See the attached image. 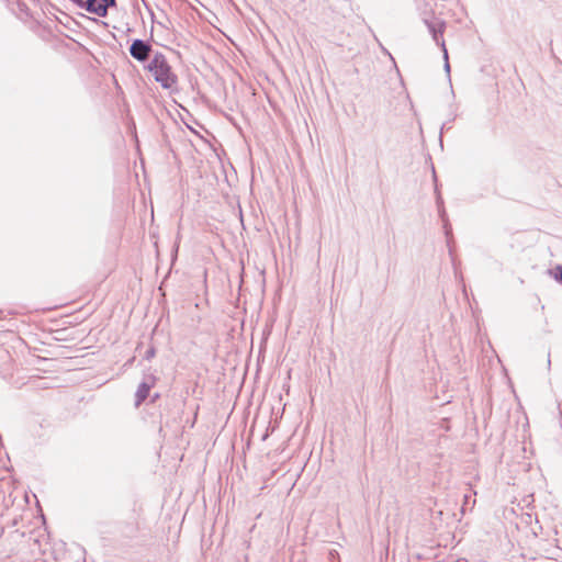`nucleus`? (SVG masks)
I'll return each instance as SVG.
<instances>
[{"label":"nucleus","instance_id":"f257e3e1","mask_svg":"<svg viewBox=\"0 0 562 562\" xmlns=\"http://www.w3.org/2000/svg\"><path fill=\"white\" fill-rule=\"evenodd\" d=\"M147 69L164 89H171L176 86L177 75L171 70L164 54L156 53L147 65Z\"/></svg>","mask_w":562,"mask_h":562},{"label":"nucleus","instance_id":"f03ea898","mask_svg":"<svg viewBox=\"0 0 562 562\" xmlns=\"http://www.w3.org/2000/svg\"><path fill=\"white\" fill-rule=\"evenodd\" d=\"M151 45L143 40H134L130 47V54L138 61H145L149 58Z\"/></svg>","mask_w":562,"mask_h":562},{"label":"nucleus","instance_id":"7ed1b4c3","mask_svg":"<svg viewBox=\"0 0 562 562\" xmlns=\"http://www.w3.org/2000/svg\"><path fill=\"white\" fill-rule=\"evenodd\" d=\"M424 23L426 24L429 33L432 36V40L436 42L438 46H440L441 42H445L443 40H440V36L443 34L446 29V23L442 20L435 19V20H428L424 19Z\"/></svg>","mask_w":562,"mask_h":562},{"label":"nucleus","instance_id":"20e7f679","mask_svg":"<svg viewBox=\"0 0 562 562\" xmlns=\"http://www.w3.org/2000/svg\"><path fill=\"white\" fill-rule=\"evenodd\" d=\"M154 385V378H148V380L142 382L136 391L135 397V405L139 406L148 396L149 390Z\"/></svg>","mask_w":562,"mask_h":562},{"label":"nucleus","instance_id":"39448f33","mask_svg":"<svg viewBox=\"0 0 562 562\" xmlns=\"http://www.w3.org/2000/svg\"><path fill=\"white\" fill-rule=\"evenodd\" d=\"M551 277H553L557 281L562 283V266L558 265L553 269L549 270Z\"/></svg>","mask_w":562,"mask_h":562},{"label":"nucleus","instance_id":"423d86ee","mask_svg":"<svg viewBox=\"0 0 562 562\" xmlns=\"http://www.w3.org/2000/svg\"><path fill=\"white\" fill-rule=\"evenodd\" d=\"M440 47H441L442 53H443L445 70H446L447 74H450V65H449V59H448L449 58L448 57V50H447L445 42L440 43Z\"/></svg>","mask_w":562,"mask_h":562},{"label":"nucleus","instance_id":"0eeeda50","mask_svg":"<svg viewBox=\"0 0 562 562\" xmlns=\"http://www.w3.org/2000/svg\"><path fill=\"white\" fill-rule=\"evenodd\" d=\"M440 215L442 217V221L445 222L443 226H445V231H446V235L448 236L450 234V226L447 222V220L445 218V210H440Z\"/></svg>","mask_w":562,"mask_h":562},{"label":"nucleus","instance_id":"6e6552de","mask_svg":"<svg viewBox=\"0 0 562 562\" xmlns=\"http://www.w3.org/2000/svg\"><path fill=\"white\" fill-rule=\"evenodd\" d=\"M155 353H156L155 348H153V347H151V348H149V349L145 352V358H146L147 360H150L151 358H154V357H155Z\"/></svg>","mask_w":562,"mask_h":562},{"label":"nucleus","instance_id":"1a4fd4ad","mask_svg":"<svg viewBox=\"0 0 562 562\" xmlns=\"http://www.w3.org/2000/svg\"><path fill=\"white\" fill-rule=\"evenodd\" d=\"M469 501H470V496L465 495L464 496V506H467L469 504Z\"/></svg>","mask_w":562,"mask_h":562}]
</instances>
